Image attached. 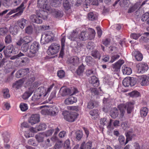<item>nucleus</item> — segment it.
I'll return each mask as SVG.
<instances>
[{
    "label": "nucleus",
    "instance_id": "nucleus-12",
    "mask_svg": "<svg viewBox=\"0 0 149 149\" xmlns=\"http://www.w3.org/2000/svg\"><path fill=\"white\" fill-rule=\"evenodd\" d=\"M53 35L50 32L43 33L42 35L41 40H44L46 43H47L52 40Z\"/></svg>",
    "mask_w": 149,
    "mask_h": 149
},
{
    "label": "nucleus",
    "instance_id": "nucleus-4",
    "mask_svg": "<svg viewBox=\"0 0 149 149\" xmlns=\"http://www.w3.org/2000/svg\"><path fill=\"white\" fill-rule=\"evenodd\" d=\"M133 104L132 103H128L126 104H120L118 106L120 112V117H122L125 112L126 108H127V111L128 113H130L132 110L133 108Z\"/></svg>",
    "mask_w": 149,
    "mask_h": 149
},
{
    "label": "nucleus",
    "instance_id": "nucleus-19",
    "mask_svg": "<svg viewBox=\"0 0 149 149\" xmlns=\"http://www.w3.org/2000/svg\"><path fill=\"white\" fill-rule=\"evenodd\" d=\"M38 6L40 8L45 9L49 11V8H47V0H38Z\"/></svg>",
    "mask_w": 149,
    "mask_h": 149
},
{
    "label": "nucleus",
    "instance_id": "nucleus-32",
    "mask_svg": "<svg viewBox=\"0 0 149 149\" xmlns=\"http://www.w3.org/2000/svg\"><path fill=\"white\" fill-rule=\"evenodd\" d=\"M68 61L70 63H72L74 65L79 63V58L77 56H74L71 57L69 59Z\"/></svg>",
    "mask_w": 149,
    "mask_h": 149
},
{
    "label": "nucleus",
    "instance_id": "nucleus-23",
    "mask_svg": "<svg viewBox=\"0 0 149 149\" xmlns=\"http://www.w3.org/2000/svg\"><path fill=\"white\" fill-rule=\"evenodd\" d=\"M89 82L93 85L94 86L97 87L99 85V81L97 78L95 76H92L91 79L89 80Z\"/></svg>",
    "mask_w": 149,
    "mask_h": 149
},
{
    "label": "nucleus",
    "instance_id": "nucleus-29",
    "mask_svg": "<svg viewBox=\"0 0 149 149\" xmlns=\"http://www.w3.org/2000/svg\"><path fill=\"white\" fill-rule=\"evenodd\" d=\"M91 146L92 144L91 142H89L86 144L84 142L81 145L80 149H91Z\"/></svg>",
    "mask_w": 149,
    "mask_h": 149
},
{
    "label": "nucleus",
    "instance_id": "nucleus-17",
    "mask_svg": "<svg viewBox=\"0 0 149 149\" xmlns=\"http://www.w3.org/2000/svg\"><path fill=\"white\" fill-rule=\"evenodd\" d=\"M77 101L76 97L70 96L65 99L64 103L66 105H70L76 103Z\"/></svg>",
    "mask_w": 149,
    "mask_h": 149
},
{
    "label": "nucleus",
    "instance_id": "nucleus-28",
    "mask_svg": "<svg viewBox=\"0 0 149 149\" xmlns=\"http://www.w3.org/2000/svg\"><path fill=\"white\" fill-rule=\"evenodd\" d=\"M86 3L84 4V6H86L91 4L93 5H98V0H86Z\"/></svg>",
    "mask_w": 149,
    "mask_h": 149
},
{
    "label": "nucleus",
    "instance_id": "nucleus-42",
    "mask_svg": "<svg viewBox=\"0 0 149 149\" xmlns=\"http://www.w3.org/2000/svg\"><path fill=\"white\" fill-rule=\"evenodd\" d=\"M19 107L21 110L23 111H25L28 109L27 105L24 103H21L19 105Z\"/></svg>",
    "mask_w": 149,
    "mask_h": 149
},
{
    "label": "nucleus",
    "instance_id": "nucleus-26",
    "mask_svg": "<svg viewBox=\"0 0 149 149\" xmlns=\"http://www.w3.org/2000/svg\"><path fill=\"white\" fill-rule=\"evenodd\" d=\"M13 47L12 45H9L7 47L6 51H4L5 54L7 56H9L10 54L13 52Z\"/></svg>",
    "mask_w": 149,
    "mask_h": 149
},
{
    "label": "nucleus",
    "instance_id": "nucleus-36",
    "mask_svg": "<svg viewBox=\"0 0 149 149\" xmlns=\"http://www.w3.org/2000/svg\"><path fill=\"white\" fill-rule=\"evenodd\" d=\"M97 16L96 15H94L93 12H91L88 14V18L90 20L93 21L97 19Z\"/></svg>",
    "mask_w": 149,
    "mask_h": 149
},
{
    "label": "nucleus",
    "instance_id": "nucleus-2",
    "mask_svg": "<svg viewBox=\"0 0 149 149\" xmlns=\"http://www.w3.org/2000/svg\"><path fill=\"white\" fill-rule=\"evenodd\" d=\"M32 40V38L29 36H24L21 34L19 39L16 42L17 45L20 46L22 45L21 50L24 52H26L29 49V46L28 43Z\"/></svg>",
    "mask_w": 149,
    "mask_h": 149
},
{
    "label": "nucleus",
    "instance_id": "nucleus-45",
    "mask_svg": "<svg viewBox=\"0 0 149 149\" xmlns=\"http://www.w3.org/2000/svg\"><path fill=\"white\" fill-rule=\"evenodd\" d=\"M26 70V69H21L19 70L16 73V76L17 78H19L21 76L24 75V72Z\"/></svg>",
    "mask_w": 149,
    "mask_h": 149
},
{
    "label": "nucleus",
    "instance_id": "nucleus-53",
    "mask_svg": "<svg viewBox=\"0 0 149 149\" xmlns=\"http://www.w3.org/2000/svg\"><path fill=\"white\" fill-rule=\"evenodd\" d=\"M37 127L38 128V130L39 131L42 130H43L46 129L47 127L46 125L44 123H43L40 124Z\"/></svg>",
    "mask_w": 149,
    "mask_h": 149
},
{
    "label": "nucleus",
    "instance_id": "nucleus-50",
    "mask_svg": "<svg viewBox=\"0 0 149 149\" xmlns=\"http://www.w3.org/2000/svg\"><path fill=\"white\" fill-rule=\"evenodd\" d=\"M83 136V133L82 131H79L76 132V138L78 140H80Z\"/></svg>",
    "mask_w": 149,
    "mask_h": 149
},
{
    "label": "nucleus",
    "instance_id": "nucleus-59",
    "mask_svg": "<svg viewBox=\"0 0 149 149\" xmlns=\"http://www.w3.org/2000/svg\"><path fill=\"white\" fill-rule=\"evenodd\" d=\"M137 8L136 5H135L134 6L130 8L128 10V13H132L134 12Z\"/></svg>",
    "mask_w": 149,
    "mask_h": 149
},
{
    "label": "nucleus",
    "instance_id": "nucleus-33",
    "mask_svg": "<svg viewBox=\"0 0 149 149\" xmlns=\"http://www.w3.org/2000/svg\"><path fill=\"white\" fill-rule=\"evenodd\" d=\"M50 3L52 6L57 7L60 6L61 3L58 0H52Z\"/></svg>",
    "mask_w": 149,
    "mask_h": 149
},
{
    "label": "nucleus",
    "instance_id": "nucleus-20",
    "mask_svg": "<svg viewBox=\"0 0 149 149\" xmlns=\"http://www.w3.org/2000/svg\"><path fill=\"white\" fill-rule=\"evenodd\" d=\"M59 112V109L57 107H54L48 110V114L50 116H55Z\"/></svg>",
    "mask_w": 149,
    "mask_h": 149
},
{
    "label": "nucleus",
    "instance_id": "nucleus-8",
    "mask_svg": "<svg viewBox=\"0 0 149 149\" xmlns=\"http://www.w3.org/2000/svg\"><path fill=\"white\" fill-rule=\"evenodd\" d=\"M60 48L59 45L52 44L49 47L47 51V54L50 56L54 55L58 52Z\"/></svg>",
    "mask_w": 149,
    "mask_h": 149
},
{
    "label": "nucleus",
    "instance_id": "nucleus-37",
    "mask_svg": "<svg viewBox=\"0 0 149 149\" xmlns=\"http://www.w3.org/2000/svg\"><path fill=\"white\" fill-rule=\"evenodd\" d=\"M77 35V33L74 31L71 35L68 36V38L71 40H76Z\"/></svg>",
    "mask_w": 149,
    "mask_h": 149
},
{
    "label": "nucleus",
    "instance_id": "nucleus-35",
    "mask_svg": "<svg viewBox=\"0 0 149 149\" xmlns=\"http://www.w3.org/2000/svg\"><path fill=\"white\" fill-rule=\"evenodd\" d=\"M124 61L123 60H119L114 65V68L117 69H119L121 65L124 63Z\"/></svg>",
    "mask_w": 149,
    "mask_h": 149
},
{
    "label": "nucleus",
    "instance_id": "nucleus-43",
    "mask_svg": "<svg viewBox=\"0 0 149 149\" xmlns=\"http://www.w3.org/2000/svg\"><path fill=\"white\" fill-rule=\"evenodd\" d=\"M26 20L24 19H22L21 21L18 22V25L20 28H24L26 24Z\"/></svg>",
    "mask_w": 149,
    "mask_h": 149
},
{
    "label": "nucleus",
    "instance_id": "nucleus-57",
    "mask_svg": "<svg viewBox=\"0 0 149 149\" xmlns=\"http://www.w3.org/2000/svg\"><path fill=\"white\" fill-rule=\"evenodd\" d=\"M118 141L120 144H125V138L122 135L120 136L118 138Z\"/></svg>",
    "mask_w": 149,
    "mask_h": 149
},
{
    "label": "nucleus",
    "instance_id": "nucleus-18",
    "mask_svg": "<svg viewBox=\"0 0 149 149\" xmlns=\"http://www.w3.org/2000/svg\"><path fill=\"white\" fill-rule=\"evenodd\" d=\"M141 85H147L149 84V77L143 75L139 77Z\"/></svg>",
    "mask_w": 149,
    "mask_h": 149
},
{
    "label": "nucleus",
    "instance_id": "nucleus-51",
    "mask_svg": "<svg viewBox=\"0 0 149 149\" xmlns=\"http://www.w3.org/2000/svg\"><path fill=\"white\" fill-rule=\"evenodd\" d=\"M58 76L60 78H62L65 76V72L63 70L58 71L57 72Z\"/></svg>",
    "mask_w": 149,
    "mask_h": 149
},
{
    "label": "nucleus",
    "instance_id": "nucleus-21",
    "mask_svg": "<svg viewBox=\"0 0 149 149\" xmlns=\"http://www.w3.org/2000/svg\"><path fill=\"white\" fill-rule=\"evenodd\" d=\"M132 80L130 77L125 78L123 81V85L125 87H128L129 86H133L134 84L132 83Z\"/></svg>",
    "mask_w": 149,
    "mask_h": 149
},
{
    "label": "nucleus",
    "instance_id": "nucleus-31",
    "mask_svg": "<svg viewBox=\"0 0 149 149\" xmlns=\"http://www.w3.org/2000/svg\"><path fill=\"white\" fill-rule=\"evenodd\" d=\"M110 115L113 118H116L118 115V111L116 108H114L111 111Z\"/></svg>",
    "mask_w": 149,
    "mask_h": 149
},
{
    "label": "nucleus",
    "instance_id": "nucleus-49",
    "mask_svg": "<svg viewBox=\"0 0 149 149\" xmlns=\"http://www.w3.org/2000/svg\"><path fill=\"white\" fill-rule=\"evenodd\" d=\"M149 18V13L147 12L142 16L141 20L143 21H146Z\"/></svg>",
    "mask_w": 149,
    "mask_h": 149
},
{
    "label": "nucleus",
    "instance_id": "nucleus-62",
    "mask_svg": "<svg viewBox=\"0 0 149 149\" xmlns=\"http://www.w3.org/2000/svg\"><path fill=\"white\" fill-rule=\"evenodd\" d=\"M126 141L125 143V145L127 144L128 141L131 140L132 139V138L131 136L130 135H129V133H127L126 134Z\"/></svg>",
    "mask_w": 149,
    "mask_h": 149
},
{
    "label": "nucleus",
    "instance_id": "nucleus-9",
    "mask_svg": "<svg viewBox=\"0 0 149 149\" xmlns=\"http://www.w3.org/2000/svg\"><path fill=\"white\" fill-rule=\"evenodd\" d=\"M39 44L38 42H34L31 45L30 47V57L33 56L38 51L39 48Z\"/></svg>",
    "mask_w": 149,
    "mask_h": 149
},
{
    "label": "nucleus",
    "instance_id": "nucleus-30",
    "mask_svg": "<svg viewBox=\"0 0 149 149\" xmlns=\"http://www.w3.org/2000/svg\"><path fill=\"white\" fill-rule=\"evenodd\" d=\"M89 113L93 118L95 119L98 118L99 115V111L97 110H93L91 111Z\"/></svg>",
    "mask_w": 149,
    "mask_h": 149
},
{
    "label": "nucleus",
    "instance_id": "nucleus-15",
    "mask_svg": "<svg viewBox=\"0 0 149 149\" xmlns=\"http://www.w3.org/2000/svg\"><path fill=\"white\" fill-rule=\"evenodd\" d=\"M63 5L65 10L66 13L67 14H70L72 13L71 9V4L67 0H64L63 2Z\"/></svg>",
    "mask_w": 149,
    "mask_h": 149
},
{
    "label": "nucleus",
    "instance_id": "nucleus-61",
    "mask_svg": "<svg viewBox=\"0 0 149 149\" xmlns=\"http://www.w3.org/2000/svg\"><path fill=\"white\" fill-rule=\"evenodd\" d=\"M4 109L8 110L10 108V106L9 103L8 102L4 103Z\"/></svg>",
    "mask_w": 149,
    "mask_h": 149
},
{
    "label": "nucleus",
    "instance_id": "nucleus-5",
    "mask_svg": "<svg viewBox=\"0 0 149 149\" xmlns=\"http://www.w3.org/2000/svg\"><path fill=\"white\" fill-rule=\"evenodd\" d=\"M95 34V32L94 30L93 29H90L89 34L86 32L82 31L79 36V38L82 40L88 39L91 40L94 38Z\"/></svg>",
    "mask_w": 149,
    "mask_h": 149
},
{
    "label": "nucleus",
    "instance_id": "nucleus-7",
    "mask_svg": "<svg viewBox=\"0 0 149 149\" xmlns=\"http://www.w3.org/2000/svg\"><path fill=\"white\" fill-rule=\"evenodd\" d=\"M78 92L77 88H74L71 90L65 87H62L60 90V92L63 96L68 95H72Z\"/></svg>",
    "mask_w": 149,
    "mask_h": 149
},
{
    "label": "nucleus",
    "instance_id": "nucleus-54",
    "mask_svg": "<svg viewBox=\"0 0 149 149\" xmlns=\"http://www.w3.org/2000/svg\"><path fill=\"white\" fill-rule=\"evenodd\" d=\"M30 132L29 131H25L24 135L25 137L26 138H29L30 137H33V134H32L31 132Z\"/></svg>",
    "mask_w": 149,
    "mask_h": 149
},
{
    "label": "nucleus",
    "instance_id": "nucleus-55",
    "mask_svg": "<svg viewBox=\"0 0 149 149\" xmlns=\"http://www.w3.org/2000/svg\"><path fill=\"white\" fill-rule=\"evenodd\" d=\"M53 132L54 130L53 129H50L43 133L45 136H48L52 135Z\"/></svg>",
    "mask_w": 149,
    "mask_h": 149
},
{
    "label": "nucleus",
    "instance_id": "nucleus-3",
    "mask_svg": "<svg viewBox=\"0 0 149 149\" xmlns=\"http://www.w3.org/2000/svg\"><path fill=\"white\" fill-rule=\"evenodd\" d=\"M35 78L34 77L30 78L29 80H28L27 78H23L16 81L14 83L13 85V87L15 89H17L20 87L24 83L26 84V85L32 84L35 80Z\"/></svg>",
    "mask_w": 149,
    "mask_h": 149
},
{
    "label": "nucleus",
    "instance_id": "nucleus-41",
    "mask_svg": "<svg viewBox=\"0 0 149 149\" xmlns=\"http://www.w3.org/2000/svg\"><path fill=\"white\" fill-rule=\"evenodd\" d=\"M84 67L83 65L80 66L77 70V74L79 75L81 74L84 72Z\"/></svg>",
    "mask_w": 149,
    "mask_h": 149
},
{
    "label": "nucleus",
    "instance_id": "nucleus-56",
    "mask_svg": "<svg viewBox=\"0 0 149 149\" xmlns=\"http://www.w3.org/2000/svg\"><path fill=\"white\" fill-rule=\"evenodd\" d=\"M63 146V143L61 141H58L55 145V147L56 149H59L61 148Z\"/></svg>",
    "mask_w": 149,
    "mask_h": 149
},
{
    "label": "nucleus",
    "instance_id": "nucleus-58",
    "mask_svg": "<svg viewBox=\"0 0 149 149\" xmlns=\"http://www.w3.org/2000/svg\"><path fill=\"white\" fill-rule=\"evenodd\" d=\"M30 132L32 133H36L39 131L38 130V128L37 126H36L35 128L31 127L29 129Z\"/></svg>",
    "mask_w": 149,
    "mask_h": 149
},
{
    "label": "nucleus",
    "instance_id": "nucleus-52",
    "mask_svg": "<svg viewBox=\"0 0 149 149\" xmlns=\"http://www.w3.org/2000/svg\"><path fill=\"white\" fill-rule=\"evenodd\" d=\"M141 35L140 33H132L131 34L130 36L131 38H133V39L136 40L140 36H141Z\"/></svg>",
    "mask_w": 149,
    "mask_h": 149
},
{
    "label": "nucleus",
    "instance_id": "nucleus-48",
    "mask_svg": "<svg viewBox=\"0 0 149 149\" xmlns=\"http://www.w3.org/2000/svg\"><path fill=\"white\" fill-rule=\"evenodd\" d=\"M85 60L87 65H89L92 63L93 59L92 57L90 56H87Z\"/></svg>",
    "mask_w": 149,
    "mask_h": 149
},
{
    "label": "nucleus",
    "instance_id": "nucleus-34",
    "mask_svg": "<svg viewBox=\"0 0 149 149\" xmlns=\"http://www.w3.org/2000/svg\"><path fill=\"white\" fill-rule=\"evenodd\" d=\"M134 54L136 59L138 61H141L143 58L142 54L138 51H135Z\"/></svg>",
    "mask_w": 149,
    "mask_h": 149
},
{
    "label": "nucleus",
    "instance_id": "nucleus-14",
    "mask_svg": "<svg viewBox=\"0 0 149 149\" xmlns=\"http://www.w3.org/2000/svg\"><path fill=\"white\" fill-rule=\"evenodd\" d=\"M40 116L38 114H33L29 118V122L33 125L39 121Z\"/></svg>",
    "mask_w": 149,
    "mask_h": 149
},
{
    "label": "nucleus",
    "instance_id": "nucleus-40",
    "mask_svg": "<svg viewBox=\"0 0 149 149\" xmlns=\"http://www.w3.org/2000/svg\"><path fill=\"white\" fill-rule=\"evenodd\" d=\"M3 96L5 98H7L10 97L9 90L8 89H4L3 91Z\"/></svg>",
    "mask_w": 149,
    "mask_h": 149
},
{
    "label": "nucleus",
    "instance_id": "nucleus-38",
    "mask_svg": "<svg viewBox=\"0 0 149 149\" xmlns=\"http://www.w3.org/2000/svg\"><path fill=\"white\" fill-rule=\"evenodd\" d=\"M148 109L146 107L142 108L140 110V114L142 117H145L146 116L148 112Z\"/></svg>",
    "mask_w": 149,
    "mask_h": 149
},
{
    "label": "nucleus",
    "instance_id": "nucleus-47",
    "mask_svg": "<svg viewBox=\"0 0 149 149\" xmlns=\"http://www.w3.org/2000/svg\"><path fill=\"white\" fill-rule=\"evenodd\" d=\"M129 95L131 97H137L139 96V93L136 91H132L129 93Z\"/></svg>",
    "mask_w": 149,
    "mask_h": 149
},
{
    "label": "nucleus",
    "instance_id": "nucleus-16",
    "mask_svg": "<svg viewBox=\"0 0 149 149\" xmlns=\"http://www.w3.org/2000/svg\"><path fill=\"white\" fill-rule=\"evenodd\" d=\"M36 14L37 16L41 18H42L44 19H47L48 15L47 12L42 9L37 11Z\"/></svg>",
    "mask_w": 149,
    "mask_h": 149
},
{
    "label": "nucleus",
    "instance_id": "nucleus-60",
    "mask_svg": "<svg viewBox=\"0 0 149 149\" xmlns=\"http://www.w3.org/2000/svg\"><path fill=\"white\" fill-rule=\"evenodd\" d=\"M10 33L13 35H15L18 32L17 29H10Z\"/></svg>",
    "mask_w": 149,
    "mask_h": 149
},
{
    "label": "nucleus",
    "instance_id": "nucleus-6",
    "mask_svg": "<svg viewBox=\"0 0 149 149\" xmlns=\"http://www.w3.org/2000/svg\"><path fill=\"white\" fill-rule=\"evenodd\" d=\"M62 114L64 119L70 122H73L77 118L78 114L75 112H69L67 111H63Z\"/></svg>",
    "mask_w": 149,
    "mask_h": 149
},
{
    "label": "nucleus",
    "instance_id": "nucleus-27",
    "mask_svg": "<svg viewBox=\"0 0 149 149\" xmlns=\"http://www.w3.org/2000/svg\"><path fill=\"white\" fill-rule=\"evenodd\" d=\"M25 8L24 7V3L23 2L21 5L16 8V9H14L11 10L8 14L7 15H11L12 14L19 11V10H21V8Z\"/></svg>",
    "mask_w": 149,
    "mask_h": 149
},
{
    "label": "nucleus",
    "instance_id": "nucleus-64",
    "mask_svg": "<svg viewBox=\"0 0 149 149\" xmlns=\"http://www.w3.org/2000/svg\"><path fill=\"white\" fill-rule=\"evenodd\" d=\"M5 42L7 43H9L11 41V38L10 35H8L5 38Z\"/></svg>",
    "mask_w": 149,
    "mask_h": 149
},
{
    "label": "nucleus",
    "instance_id": "nucleus-11",
    "mask_svg": "<svg viewBox=\"0 0 149 149\" xmlns=\"http://www.w3.org/2000/svg\"><path fill=\"white\" fill-rule=\"evenodd\" d=\"M29 88V91H26L22 96V98L24 100L28 98L33 92L34 89V83H32Z\"/></svg>",
    "mask_w": 149,
    "mask_h": 149
},
{
    "label": "nucleus",
    "instance_id": "nucleus-25",
    "mask_svg": "<svg viewBox=\"0 0 149 149\" xmlns=\"http://www.w3.org/2000/svg\"><path fill=\"white\" fill-rule=\"evenodd\" d=\"M45 136L43 132L37 134L36 135L35 138L36 140L38 142H40L43 141Z\"/></svg>",
    "mask_w": 149,
    "mask_h": 149
},
{
    "label": "nucleus",
    "instance_id": "nucleus-46",
    "mask_svg": "<svg viewBox=\"0 0 149 149\" xmlns=\"http://www.w3.org/2000/svg\"><path fill=\"white\" fill-rule=\"evenodd\" d=\"M120 57L119 54L112 55L111 57V59L110 61V63H112L116 59H118Z\"/></svg>",
    "mask_w": 149,
    "mask_h": 149
},
{
    "label": "nucleus",
    "instance_id": "nucleus-22",
    "mask_svg": "<svg viewBox=\"0 0 149 149\" xmlns=\"http://www.w3.org/2000/svg\"><path fill=\"white\" fill-rule=\"evenodd\" d=\"M38 16L36 15H33L30 16V19L31 21L33 22H35L37 24H41L42 23V20L40 19Z\"/></svg>",
    "mask_w": 149,
    "mask_h": 149
},
{
    "label": "nucleus",
    "instance_id": "nucleus-39",
    "mask_svg": "<svg viewBox=\"0 0 149 149\" xmlns=\"http://www.w3.org/2000/svg\"><path fill=\"white\" fill-rule=\"evenodd\" d=\"M92 55L94 57L99 59H100V52L96 50H94L92 51Z\"/></svg>",
    "mask_w": 149,
    "mask_h": 149
},
{
    "label": "nucleus",
    "instance_id": "nucleus-13",
    "mask_svg": "<svg viewBox=\"0 0 149 149\" xmlns=\"http://www.w3.org/2000/svg\"><path fill=\"white\" fill-rule=\"evenodd\" d=\"M49 13L52 14L56 18H59L62 17L63 12L62 11H57L54 8H50L49 9Z\"/></svg>",
    "mask_w": 149,
    "mask_h": 149
},
{
    "label": "nucleus",
    "instance_id": "nucleus-1",
    "mask_svg": "<svg viewBox=\"0 0 149 149\" xmlns=\"http://www.w3.org/2000/svg\"><path fill=\"white\" fill-rule=\"evenodd\" d=\"M54 85V84L51 85L47 89L44 87L39 88L35 92L34 95L32 96V100L36 102V104H44V102H42V99H41V97H45L50 91Z\"/></svg>",
    "mask_w": 149,
    "mask_h": 149
},
{
    "label": "nucleus",
    "instance_id": "nucleus-63",
    "mask_svg": "<svg viewBox=\"0 0 149 149\" xmlns=\"http://www.w3.org/2000/svg\"><path fill=\"white\" fill-rule=\"evenodd\" d=\"M87 107L89 109H93L94 107V103L92 101H90L88 102Z\"/></svg>",
    "mask_w": 149,
    "mask_h": 149
},
{
    "label": "nucleus",
    "instance_id": "nucleus-24",
    "mask_svg": "<svg viewBox=\"0 0 149 149\" xmlns=\"http://www.w3.org/2000/svg\"><path fill=\"white\" fill-rule=\"evenodd\" d=\"M122 72L124 75H129L132 73V70L130 68L124 65L122 68Z\"/></svg>",
    "mask_w": 149,
    "mask_h": 149
},
{
    "label": "nucleus",
    "instance_id": "nucleus-10",
    "mask_svg": "<svg viewBox=\"0 0 149 149\" xmlns=\"http://www.w3.org/2000/svg\"><path fill=\"white\" fill-rule=\"evenodd\" d=\"M138 68V72L139 73H143L146 72L148 69L147 64L145 63H141L137 65Z\"/></svg>",
    "mask_w": 149,
    "mask_h": 149
},
{
    "label": "nucleus",
    "instance_id": "nucleus-44",
    "mask_svg": "<svg viewBox=\"0 0 149 149\" xmlns=\"http://www.w3.org/2000/svg\"><path fill=\"white\" fill-rule=\"evenodd\" d=\"M70 142L69 140H67L64 143V146L65 149H71Z\"/></svg>",
    "mask_w": 149,
    "mask_h": 149
}]
</instances>
